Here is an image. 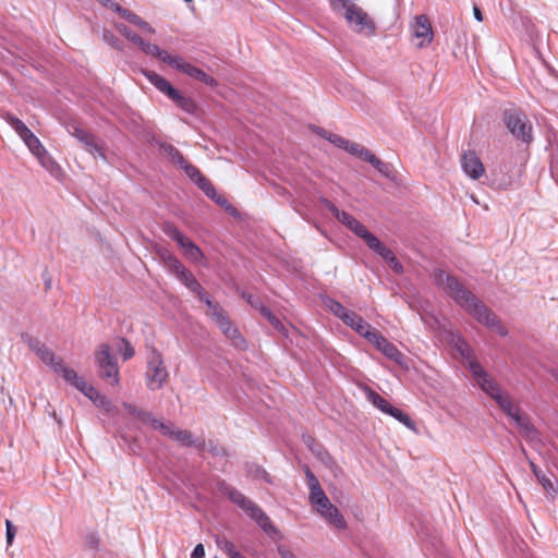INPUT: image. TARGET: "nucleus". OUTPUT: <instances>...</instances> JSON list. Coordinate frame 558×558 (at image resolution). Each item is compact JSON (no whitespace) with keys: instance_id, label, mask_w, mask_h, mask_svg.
<instances>
[{"instance_id":"b1692460","label":"nucleus","mask_w":558,"mask_h":558,"mask_svg":"<svg viewBox=\"0 0 558 558\" xmlns=\"http://www.w3.org/2000/svg\"><path fill=\"white\" fill-rule=\"evenodd\" d=\"M349 315L350 318L343 319L342 322L365 338L366 332L373 329L371 325L353 311H351Z\"/></svg>"},{"instance_id":"aec40b11","label":"nucleus","mask_w":558,"mask_h":558,"mask_svg":"<svg viewBox=\"0 0 558 558\" xmlns=\"http://www.w3.org/2000/svg\"><path fill=\"white\" fill-rule=\"evenodd\" d=\"M365 244L374 251L377 255L388 262L395 254L372 232L364 240Z\"/></svg>"},{"instance_id":"4c0bfd02","label":"nucleus","mask_w":558,"mask_h":558,"mask_svg":"<svg viewBox=\"0 0 558 558\" xmlns=\"http://www.w3.org/2000/svg\"><path fill=\"white\" fill-rule=\"evenodd\" d=\"M477 385L484 392H486L495 401L498 399V396L502 395L498 385L489 376L481 380Z\"/></svg>"},{"instance_id":"0e129e2a","label":"nucleus","mask_w":558,"mask_h":558,"mask_svg":"<svg viewBox=\"0 0 558 558\" xmlns=\"http://www.w3.org/2000/svg\"><path fill=\"white\" fill-rule=\"evenodd\" d=\"M305 475H306V480H307V484H308L310 488L314 487V485L315 486L320 485L319 481L314 475V473L310 470L308 466H305Z\"/></svg>"},{"instance_id":"7ed1b4c3","label":"nucleus","mask_w":558,"mask_h":558,"mask_svg":"<svg viewBox=\"0 0 558 558\" xmlns=\"http://www.w3.org/2000/svg\"><path fill=\"white\" fill-rule=\"evenodd\" d=\"M502 121L515 140L526 145L533 142V125L525 112L520 109H507L502 113Z\"/></svg>"},{"instance_id":"680f3d73","label":"nucleus","mask_w":558,"mask_h":558,"mask_svg":"<svg viewBox=\"0 0 558 558\" xmlns=\"http://www.w3.org/2000/svg\"><path fill=\"white\" fill-rule=\"evenodd\" d=\"M327 141L333 144L337 147L342 148L344 144H347V140L338 134H328Z\"/></svg>"},{"instance_id":"4be33fe9","label":"nucleus","mask_w":558,"mask_h":558,"mask_svg":"<svg viewBox=\"0 0 558 558\" xmlns=\"http://www.w3.org/2000/svg\"><path fill=\"white\" fill-rule=\"evenodd\" d=\"M532 472L536 476L539 484L543 486V488L553 497L555 498L556 494H558L557 486L554 481H551L543 471L534 463L530 462Z\"/></svg>"},{"instance_id":"de8ad7c7","label":"nucleus","mask_w":558,"mask_h":558,"mask_svg":"<svg viewBox=\"0 0 558 558\" xmlns=\"http://www.w3.org/2000/svg\"><path fill=\"white\" fill-rule=\"evenodd\" d=\"M118 350L122 354L124 361L130 360L135 354L134 348L124 338L120 339Z\"/></svg>"},{"instance_id":"6e6552de","label":"nucleus","mask_w":558,"mask_h":558,"mask_svg":"<svg viewBox=\"0 0 558 558\" xmlns=\"http://www.w3.org/2000/svg\"><path fill=\"white\" fill-rule=\"evenodd\" d=\"M218 489L221 494L228 496L229 499L239 506L251 519L260 510L255 502L246 498L241 492L225 481L218 483Z\"/></svg>"},{"instance_id":"f3484780","label":"nucleus","mask_w":558,"mask_h":558,"mask_svg":"<svg viewBox=\"0 0 558 558\" xmlns=\"http://www.w3.org/2000/svg\"><path fill=\"white\" fill-rule=\"evenodd\" d=\"M56 373L61 374L63 379L75 387L77 390H81L82 387H85L86 380L80 376L73 368H70L64 365L62 360H58L57 364H53L52 368Z\"/></svg>"},{"instance_id":"e433bc0d","label":"nucleus","mask_w":558,"mask_h":558,"mask_svg":"<svg viewBox=\"0 0 558 558\" xmlns=\"http://www.w3.org/2000/svg\"><path fill=\"white\" fill-rule=\"evenodd\" d=\"M367 399L381 412L388 413V409H390L391 404L384 399L380 395L372 390L371 388H366Z\"/></svg>"},{"instance_id":"c756f323","label":"nucleus","mask_w":558,"mask_h":558,"mask_svg":"<svg viewBox=\"0 0 558 558\" xmlns=\"http://www.w3.org/2000/svg\"><path fill=\"white\" fill-rule=\"evenodd\" d=\"M259 526L260 529L268 534L269 536H272L278 533V530L272 524L269 517L260 509L253 518H252Z\"/></svg>"},{"instance_id":"473e14b6","label":"nucleus","mask_w":558,"mask_h":558,"mask_svg":"<svg viewBox=\"0 0 558 558\" xmlns=\"http://www.w3.org/2000/svg\"><path fill=\"white\" fill-rule=\"evenodd\" d=\"M496 402L498 403L500 409L512 420H514V417H517L520 414V409L512 403L508 396H498Z\"/></svg>"},{"instance_id":"69168bd1","label":"nucleus","mask_w":558,"mask_h":558,"mask_svg":"<svg viewBox=\"0 0 558 558\" xmlns=\"http://www.w3.org/2000/svg\"><path fill=\"white\" fill-rule=\"evenodd\" d=\"M387 263L396 274L403 272V266L396 256L391 257Z\"/></svg>"},{"instance_id":"9b49d317","label":"nucleus","mask_w":558,"mask_h":558,"mask_svg":"<svg viewBox=\"0 0 558 558\" xmlns=\"http://www.w3.org/2000/svg\"><path fill=\"white\" fill-rule=\"evenodd\" d=\"M365 339H367L372 344L376 347L386 357L395 361L398 364H401L404 356L397 349L395 344L389 342L384 336H381L375 329H372L369 332H366Z\"/></svg>"},{"instance_id":"a878e982","label":"nucleus","mask_w":558,"mask_h":558,"mask_svg":"<svg viewBox=\"0 0 558 558\" xmlns=\"http://www.w3.org/2000/svg\"><path fill=\"white\" fill-rule=\"evenodd\" d=\"M180 247L183 250L184 256L191 262L201 263L204 259L202 250L191 239L187 238Z\"/></svg>"},{"instance_id":"f704fd0d","label":"nucleus","mask_w":558,"mask_h":558,"mask_svg":"<svg viewBox=\"0 0 558 558\" xmlns=\"http://www.w3.org/2000/svg\"><path fill=\"white\" fill-rule=\"evenodd\" d=\"M22 141L35 156L39 154L45 155V147L41 145L39 138L32 131Z\"/></svg>"},{"instance_id":"5fc2aeb1","label":"nucleus","mask_w":558,"mask_h":558,"mask_svg":"<svg viewBox=\"0 0 558 558\" xmlns=\"http://www.w3.org/2000/svg\"><path fill=\"white\" fill-rule=\"evenodd\" d=\"M80 391L83 392L94 403H97L98 398L101 396V393L95 387L88 385L87 383H85V387H82Z\"/></svg>"},{"instance_id":"f8f14e48","label":"nucleus","mask_w":558,"mask_h":558,"mask_svg":"<svg viewBox=\"0 0 558 558\" xmlns=\"http://www.w3.org/2000/svg\"><path fill=\"white\" fill-rule=\"evenodd\" d=\"M211 319L217 324V326L225 333V336L228 339H230V341L234 348L240 349V350L246 349L245 339L241 336L239 330L232 326V324L225 311L217 312L215 314V317H213Z\"/></svg>"},{"instance_id":"37998d69","label":"nucleus","mask_w":558,"mask_h":558,"mask_svg":"<svg viewBox=\"0 0 558 558\" xmlns=\"http://www.w3.org/2000/svg\"><path fill=\"white\" fill-rule=\"evenodd\" d=\"M469 368H470L474 379L476 380V384H478L481 380L488 377V374L486 373V371L476 361L470 360Z\"/></svg>"},{"instance_id":"c9c22d12","label":"nucleus","mask_w":558,"mask_h":558,"mask_svg":"<svg viewBox=\"0 0 558 558\" xmlns=\"http://www.w3.org/2000/svg\"><path fill=\"white\" fill-rule=\"evenodd\" d=\"M387 414L395 417L396 420H398L400 423H402L409 429L416 430L415 423L411 420V417L408 414L403 413L400 409L391 405L390 409H388Z\"/></svg>"},{"instance_id":"6e6d98bb","label":"nucleus","mask_w":558,"mask_h":558,"mask_svg":"<svg viewBox=\"0 0 558 558\" xmlns=\"http://www.w3.org/2000/svg\"><path fill=\"white\" fill-rule=\"evenodd\" d=\"M205 449H207L214 456L226 454L225 448L221 447L219 444L215 442L214 440H209L208 444H206Z\"/></svg>"},{"instance_id":"72a5a7b5","label":"nucleus","mask_w":558,"mask_h":558,"mask_svg":"<svg viewBox=\"0 0 558 558\" xmlns=\"http://www.w3.org/2000/svg\"><path fill=\"white\" fill-rule=\"evenodd\" d=\"M342 149H344L345 151L353 156L364 159L365 161L367 160L368 156L372 153L369 149L362 146L361 144L351 142L349 140H347V144L343 145Z\"/></svg>"},{"instance_id":"5701e85b","label":"nucleus","mask_w":558,"mask_h":558,"mask_svg":"<svg viewBox=\"0 0 558 558\" xmlns=\"http://www.w3.org/2000/svg\"><path fill=\"white\" fill-rule=\"evenodd\" d=\"M159 154L169 159L173 165L179 166L184 163V156L181 151L171 144L160 142L158 143Z\"/></svg>"},{"instance_id":"bf43d9fd","label":"nucleus","mask_w":558,"mask_h":558,"mask_svg":"<svg viewBox=\"0 0 558 558\" xmlns=\"http://www.w3.org/2000/svg\"><path fill=\"white\" fill-rule=\"evenodd\" d=\"M457 349L463 357L468 359L469 361L472 360L471 348L465 341L459 340Z\"/></svg>"},{"instance_id":"6ab92c4d","label":"nucleus","mask_w":558,"mask_h":558,"mask_svg":"<svg viewBox=\"0 0 558 558\" xmlns=\"http://www.w3.org/2000/svg\"><path fill=\"white\" fill-rule=\"evenodd\" d=\"M138 48L148 56L156 57L160 61L168 63L170 66L173 65L178 56H171L167 51L162 50L155 44H149L143 39V44L138 46Z\"/></svg>"},{"instance_id":"2f4dec72","label":"nucleus","mask_w":558,"mask_h":558,"mask_svg":"<svg viewBox=\"0 0 558 558\" xmlns=\"http://www.w3.org/2000/svg\"><path fill=\"white\" fill-rule=\"evenodd\" d=\"M3 118L22 140L31 132L27 125L13 114L7 112Z\"/></svg>"},{"instance_id":"e2e57ef3","label":"nucleus","mask_w":558,"mask_h":558,"mask_svg":"<svg viewBox=\"0 0 558 558\" xmlns=\"http://www.w3.org/2000/svg\"><path fill=\"white\" fill-rule=\"evenodd\" d=\"M97 1L105 8L111 9L116 13H119V11L122 9V7L114 0H97Z\"/></svg>"},{"instance_id":"4468645a","label":"nucleus","mask_w":558,"mask_h":558,"mask_svg":"<svg viewBox=\"0 0 558 558\" xmlns=\"http://www.w3.org/2000/svg\"><path fill=\"white\" fill-rule=\"evenodd\" d=\"M21 339L45 364L53 368V364H57L58 360H56L54 353L45 343L27 332L22 333Z\"/></svg>"},{"instance_id":"338daca9","label":"nucleus","mask_w":558,"mask_h":558,"mask_svg":"<svg viewBox=\"0 0 558 558\" xmlns=\"http://www.w3.org/2000/svg\"><path fill=\"white\" fill-rule=\"evenodd\" d=\"M95 404L105 410L106 412H110L112 409L110 401L102 395L100 396V398H98V401Z\"/></svg>"},{"instance_id":"9d476101","label":"nucleus","mask_w":558,"mask_h":558,"mask_svg":"<svg viewBox=\"0 0 558 558\" xmlns=\"http://www.w3.org/2000/svg\"><path fill=\"white\" fill-rule=\"evenodd\" d=\"M68 131L83 145L86 151L92 154L95 158L100 157L105 159L104 148L94 134L78 125H71Z\"/></svg>"},{"instance_id":"39448f33","label":"nucleus","mask_w":558,"mask_h":558,"mask_svg":"<svg viewBox=\"0 0 558 558\" xmlns=\"http://www.w3.org/2000/svg\"><path fill=\"white\" fill-rule=\"evenodd\" d=\"M145 375L147 387L150 390L161 389L168 380L169 373L163 363L162 355L155 349L151 350V353L147 359V369Z\"/></svg>"},{"instance_id":"393cba45","label":"nucleus","mask_w":558,"mask_h":558,"mask_svg":"<svg viewBox=\"0 0 558 558\" xmlns=\"http://www.w3.org/2000/svg\"><path fill=\"white\" fill-rule=\"evenodd\" d=\"M517 426L520 428V432L523 434L525 438L529 440H535L538 438V433L535 427L530 422V418L521 413L514 417L513 420Z\"/></svg>"},{"instance_id":"79ce46f5","label":"nucleus","mask_w":558,"mask_h":558,"mask_svg":"<svg viewBox=\"0 0 558 558\" xmlns=\"http://www.w3.org/2000/svg\"><path fill=\"white\" fill-rule=\"evenodd\" d=\"M114 27L122 35L124 36L128 40H130L131 43L140 46L141 44H143V38L135 34L134 32H132L125 24L123 23H116L114 24Z\"/></svg>"},{"instance_id":"052dcab7","label":"nucleus","mask_w":558,"mask_h":558,"mask_svg":"<svg viewBox=\"0 0 558 558\" xmlns=\"http://www.w3.org/2000/svg\"><path fill=\"white\" fill-rule=\"evenodd\" d=\"M5 527H7V544L12 545L15 534H16V527L13 525V523L10 520L5 521Z\"/></svg>"},{"instance_id":"2eb2a0df","label":"nucleus","mask_w":558,"mask_h":558,"mask_svg":"<svg viewBox=\"0 0 558 558\" xmlns=\"http://www.w3.org/2000/svg\"><path fill=\"white\" fill-rule=\"evenodd\" d=\"M182 170H184L185 174L197 184V186L209 197L215 198L216 189L210 183L208 179H206L201 171L192 163H190L186 159H184V163H180L178 166Z\"/></svg>"},{"instance_id":"dca6fc26","label":"nucleus","mask_w":558,"mask_h":558,"mask_svg":"<svg viewBox=\"0 0 558 558\" xmlns=\"http://www.w3.org/2000/svg\"><path fill=\"white\" fill-rule=\"evenodd\" d=\"M461 167L463 172L472 180L480 179L485 168L474 150H468L461 157Z\"/></svg>"},{"instance_id":"774afa93","label":"nucleus","mask_w":558,"mask_h":558,"mask_svg":"<svg viewBox=\"0 0 558 558\" xmlns=\"http://www.w3.org/2000/svg\"><path fill=\"white\" fill-rule=\"evenodd\" d=\"M204 556H205V548H204L203 544H197L191 554V558H204Z\"/></svg>"},{"instance_id":"20e7f679","label":"nucleus","mask_w":558,"mask_h":558,"mask_svg":"<svg viewBox=\"0 0 558 558\" xmlns=\"http://www.w3.org/2000/svg\"><path fill=\"white\" fill-rule=\"evenodd\" d=\"M95 363L98 368V376L107 380L110 385L119 384V366L116 357L112 355L109 344L101 343L94 352Z\"/></svg>"},{"instance_id":"cd10ccee","label":"nucleus","mask_w":558,"mask_h":558,"mask_svg":"<svg viewBox=\"0 0 558 558\" xmlns=\"http://www.w3.org/2000/svg\"><path fill=\"white\" fill-rule=\"evenodd\" d=\"M324 518L330 525L335 526L338 530H345L348 527L347 521L343 515L340 513L338 508L336 507V511L327 510L319 514Z\"/></svg>"},{"instance_id":"f257e3e1","label":"nucleus","mask_w":558,"mask_h":558,"mask_svg":"<svg viewBox=\"0 0 558 558\" xmlns=\"http://www.w3.org/2000/svg\"><path fill=\"white\" fill-rule=\"evenodd\" d=\"M434 280L457 304L463 307L481 324L499 336L505 337L508 335V329L502 325L497 315L469 291L456 277L438 269L435 271Z\"/></svg>"},{"instance_id":"c85d7f7f","label":"nucleus","mask_w":558,"mask_h":558,"mask_svg":"<svg viewBox=\"0 0 558 558\" xmlns=\"http://www.w3.org/2000/svg\"><path fill=\"white\" fill-rule=\"evenodd\" d=\"M175 94H170L169 98H171L180 108H182L184 111L189 113H193L196 110V104L195 101L182 95L178 89L174 88Z\"/></svg>"},{"instance_id":"09e8293b","label":"nucleus","mask_w":558,"mask_h":558,"mask_svg":"<svg viewBox=\"0 0 558 558\" xmlns=\"http://www.w3.org/2000/svg\"><path fill=\"white\" fill-rule=\"evenodd\" d=\"M199 300L203 301L207 307L209 308V315L210 317H215V314L217 312H222L223 308L218 304V303H214L209 298L208 295L204 292V289H202V294H197Z\"/></svg>"},{"instance_id":"ea45409f","label":"nucleus","mask_w":558,"mask_h":558,"mask_svg":"<svg viewBox=\"0 0 558 558\" xmlns=\"http://www.w3.org/2000/svg\"><path fill=\"white\" fill-rule=\"evenodd\" d=\"M325 304L328 306V308L332 312L333 315H336L341 320L350 318L349 313L350 310L345 308L341 303L333 299H327Z\"/></svg>"},{"instance_id":"3c124183","label":"nucleus","mask_w":558,"mask_h":558,"mask_svg":"<svg viewBox=\"0 0 558 558\" xmlns=\"http://www.w3.org/2000/svg\"><path fill=\"white\" fill-rule=\"evenodd\" d=\"M217 547L222 550L227 556H229L233 550H235V545L226 537L217 536L216 537Z\"/></svg>"},{"instance_id":"13d9d810","label":"nucleus","mask_w":558,"mask_h":558,"mask_svg":"<svg viewBox=\"0 0 558 558\" xmlns=\"http://www.w3.org/2000/svg\"><path fill=\"white\" fill-rule=\"evenodd\" d=\"M137 417H138L142 422H144V423H149L154 429H155V422H156V423H162L161 421H159V420L155 418L150 412H148V411H144V410H141V411L138 412Z\"/></svg>"},{"instance_id":"0eeeda50","label":"nucleus","mask_w":558,"mask_h":558,"mask_svg":"<svg viewBox=\"0 0 558 558\" xmlns=\"http://www.w3.org/2000/svg\"><path fill=\"white\" fill-rule=\"evenodd\" d=\"M322 205L327 208L335 218L350 229L355 235L361 238L363 241L371 233L356 218L348 214L347 211L340 210L329 199L322 197Z\"/></svg>"},{"instance_id":"a19ab883","label":"nucleus","mask_w":558,"mask_h":558,"mask_svg":"<svg viewBox=\"0 0 558 558\" xmlns=\"http://www.w3.org/2000/svg\"><path fill=\"white\" fill-rule=\"evenodd\" d=\"M162 230L171 240L175 241L179 246L187 239L173 223H165Z\"/></svg>"},{"instance_id":"7c9ffc66","label":"nucleus","mask_w":558,"mask_h":558,"mask_svg":"<svg viewBox=\"0 0 558 558\" xmlns=\"http://www.w3.org/2000/svg\"><path fill=\"white\" fill-rule=\"evenodd\" d=\"M178 279L189 289L191 290L193 293H196V294H202V286L201 283L196 280V278L194 277V275L189 270H184L179 277Z\"/></svg>"},{"instance_id":"a18cd8bd","label":"nucleus","mask_w":558,"mask_h":558,"mask_svg":"<svg viewBox=\"0 0 558 558\" xmlns=\"http://www.w3.org/2000/svg\"><path fill=\"white\" fill-rule=\"evenodd\" d=\"M118 14L137 27H140L144 22V20L141 16H138L137 14L128 9H124L123 7Z\"/></svg>"},{"instance_id":"c03bdc74","label":"nucleus","mask_w":558,"mask_h":558,"mask_svg":"<svg viewBox=\"0 0 558 558\" xmlns=\"http://www.w3.org/2000/svg\"><path fill=\"white\" fill-rule=\"evenodd\" d=\"M101 38L107 45L111 46L112 48L123 50V45L121 40L111 31L104 29Z\"/></svg>"},{"instance_id":"1a4fd4ad","label":"nucleus","mask_w":558,"mask_h":558,"mask_svg":"<svg viewBox=\"0 0 558 558\" xmlns=\"http://www.w3.org/2000/svg\"><path fill=\"white\" fill-rule=\"evenodd\" d=\"M218 489L221 494L228 496L229 499L239 506L251 519L260 510L255 502L246 498L241 492L225 481L218 483Z\"/></svg>"},{"instance_id":"ddd939ff","label":"nucleus","mask_w":558,"mask_h":558,"mask_svg":"<svg viewBox=\"0 0 558 558\" xmlns=\"http://www.w3.org/2000/svg\"><path fill=\"white\" fill-rule=\"evenodd\" d=\"M172 68L178 71L189 75L192 78H195L209 87H217L218 82L210 75L206 74L203 70L194 66L193 64L185 61L182 57L178 56L174 61Z\"/></svg>"},{"instance_id":"a211bd4d","label":"nucleus","mask_w":558,"mask_h":558,"mask_svg":"<svg viewBox=\"0 0 558 558\" xmlns=\"http://www.w3.org/2000/svg\"><path fill=\"white\" fill-rule=\"evenodd\" d=\"M413 35L417 38H421V43L418 47H424L429 44L433 38L432 26L428 22V19L425 15H420L415 17V23L412 26Z\"/></svg>"},{"instance_id":"423d86ee","label":"nucleus","mask_w":558,"mask_h":558,"mask_svg":"<svg viewBox=\"0 0 558 558\" xmlns=\"http://www.w3.org/2000/svg\"><path fill=\"white\" fill-rule=\"evenodd\" d=\"M155 429L159 430L162 435L173 438L181 446L194 447L198 450H204L206 441L203 438H194L192 433L186 429H179L172 423H156Z\"/></svg>"},{"instance_id":"864d4df0","label":"nucleus","mask_w":558,"mask_h":558,"mask_svg":"<svg viewBox=\"0 0 558 558\" xmlns=\"http://www.w3.org/2000/svg\"><path fill=\"white\" fill-rule=\"evenodd\" d=\"M324 497H326V494L320 485H317L312 488H310V496L308 500L311 505L316 504L317 501L322 500Z\"/></svg>"},{"instance_id":"58836bf2","label":"nucleus","mask_w":558,"mask_h":558,"mask_svg":"<svg viewBox=\"0 0 558 558\" xmlns=\"http://www.w3.org/2000/svg\"><path fill=\"white\" fill-rule=\"evenodd\" d=\"M366 161L369 162L384 177H392V170L390 165L377 158L373 153H371Z\"/></svg>"},{"instance_id":"f03ea898","label":"nucleus","mask_w":558,"mask_h":558,"mask_svg":"<svg viewBox=\"0 0 558 558\" xmlns=\"http://www.w3.org/2000/svg\"><path fill=\"white\" fill-rule=\"evenodd\" d=\"M330 7L337 12L344 10V19L356 32L372 33L375 29V25L368 14L349 0H330Z\"/></svg>"},{"instance_id":"4d7b16f0","label":"nucleus","mask_w":558,"mask_h":558,"mask_svg":"<svg viewBox=\"0 0 558 558\" xmlns=\"http://www.w3.org/2000/svg\"><path fill=\"white\" fill-rule=\"evenodd\" d=\"M39 162L43 167H45L47 170L52 171V169L56 167V162L52 160V158L48 155L46 151L45 155H37L36 156Z\"/></svg>"},{"instance_id":"412c9836","label":"nucleus","mask_w":558,"mask_h":558,"mask_svg":"<svg viewBox=\"0 0 558 558\" xmlns=\"http://www.w3.org/2000/svg\"><path fill=\"white\" fill-rule=\"evenodd\" d=\"M365 244L374 251L377 255L388 262L395 254L372 232L364 240Z\"/></svg>"},{"instance_id":"8fccbe9b","label":"nucleus","mask_w":558,"mask_h":558,"mask_svg":"<svg viewBox=\"0 0 558 558\" xmlns=\"http://www.w3.org/2000/svg\"><path fill=\"white\" fill-rule=\"evenodd\" d=\"M168 270L173 274L177 278L184 271L186 268L177 257H169V263L166 264Z\"/></svg>"},{"instance_id":"bb28decb","label":"nucleus","mask_w":558,"mask_h":558,"mask_svg":"<svg viewBox=\"0 0 558 558\" xmlns=\"http://www.w3.org/2000/svg\"><path fill=\"white\" fill-rule=\"evenodd\" d=\"M147 78L149 82L161 93L166 94L168 97L170 94L174 93V87L162 76L155 72H147L146 73Z\"/></svg>"},{"instance_id":"603ef678","label":"nucleus","mask_w":558,"mask_h":558,"mask_svg":"<svg viewBox=\"0 0 558 558\" xmlns=\"http://www.w3.org/2000/svg\"><path fill=\"white\" fill-rule=\"evenodd\" d=\"M312 506L315 507L319 514L327 510L336 511V506L330 502L327 496Z\"/></svg>"},{"instance_id":"49530a36","label":"nucleus","mask_w":558,"mask_h":558,"mask_svg":"<svg viewBox=\"0 0 558 558\" xmlns=\"http://www.w3.org/2000/svg\"><path fill=\"white\" fill-rule=\"evenodd\" d=\"M85 546L92 550H98L100 547V536L96 532H88L84 538Z\"/></svg>"}]
</instances>
